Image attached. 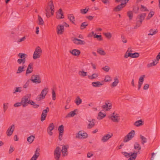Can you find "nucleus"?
Listing matches in <instances>:
<instances>
[{
    "instance_id": "1",
    "label": "nucleus",
    "mask_w": 160,
    "mask_h": 160,
    "mask_svg": "<svg viewBox=\"0 0 160 160\" xmlns=\"http://www.w3.org/2000/svg\"><path fill=\"white\" fill-rule=\"evenodd\" d=\"M54 7L52 1L51 0L48 2V6L46 7L45 8L46 14L48 18H49L50 15V13L51 15H53L54 12Z\"/></svg>"
},
{
    "instance_id": "2",
    "label": "nucleus",
    "mask_w": 160,
    "mask_h": 160,
    "mask_svg": "<svg viewBox=\"0 0 160 160\" xmlns=\"http://www.w3.org/2000/svg\"><path fill=\"white\" fill-rule=\"evenodd\" d=\"M18 57L20 58L17 60V62L19 64H22V65H25L26 61V59L28 57V55L24 53H20L18 54Z\"/></svg>"
},
{
    "instance_id": "3",
    "label": "nucleus",
    "mask_w": 160,
    "mask_h": 160,
    "mask_svg": "<svg viewBox=\"0 0 160 160\" xmlns=\"http://www.w3.org/2000/svg\"><path fill=\"white\" fill-rule=\"evenodd\" d=\"M42 50L38 46L37 47L34 52L33 58L34 59H36L40 57L42 54Z\"/></svg>"
},
{
    "instance_id": "4",
    "label": "nucleus",
    "mask_w": 160,
    "mask_h": 160,
    "mask_svg": "<svg viewBox=\"0 0 160 160\" xmlns=\"http://www.w3.org/2000/svg\"><path fill=\"white\" fill-rule=\"evenodd\" d=\"M48 92V88H45L42 91L40 94L38 96L36 99V100L39 101L42 99H44Z\"/></svg>"
},
{
    "instance_id": "5",
    "label": "nucleus",
    "mask_w": 160,
    "mask_h": 160,
    "mask_svg": "<svg viewBox=\"0 0 160 160\" xmlns=\"http://www.w3.org/2000/svg\"><path fill=\"white\" fill-rule=\"evenodd\" d=\"M135 135V131L133 130H132L124 137L123 142H128L134 137Z\"/></svg>"
},
{
    "instance_id": "6",
    "label": "nucleus",
    "mask_w": 160,
    "mask_h": 160,
    "mask_svg": "<svg viewBox=\"0 0 160 160\" xmlns=\"http://www.w3.org/2000/svg\"><path fill=\"white\" fill-rule=\"evenodd\" d=\"M32 82L35 83H40L41 82L40 76L39 75H33L32 76L30 80Z\"/></svg>"
},
{
    "instance_id": "7",
    "label": "nucleus",
    "mask_w": 160,
    "mask_h": 160,
    "mask_svg": "<svg viewBox=\"0 0 160 160\" xmlns=\"http://www.w3.org/2000/svg\"><path fill=\"white\" fill-rule=\"evenodd\" d=\"M54 155L56 160H59L61 156V149L59 147H57L55 149Z\"/></svg>"
},
{
    "instance_id": "8",
    "label": "nucleus",
    "mask_w": 160,
    "mask_h": 160,
    "mask_svg": "<svg viewBox=\"0 0 160 160\" xmlns=\"http://www.w3.org/2000/svg\"><path fill=\"white\" fill-rule=\"evenodd\" d=\"M49 111V108L48 107H47L45 109L43 110L41 118V121L42 122L45 120L47 115V113Z\"/></svg>"
},
{
    "instance_id": "9",
    "label": "nucleus",
    "mask_w": 160,
    "mask_h": 160,
    "mask_svg": "<svg viewBox=\"0 0 160 160\" xmlns=\"http://www.w3.org/2000/svg\"><path fill=\"white\" fill-rule=\"evenodd\" d=\"M109 118L114 122H118L120 120L119 116L117 114L115 115L114 112L112 113V116H110Z\"/></svg>"
},
{
    "instance_id": "10",
    "label": "nucleus",
    "mask_w": 160,
    "mask_h": 160,
    "mask_svg": "<svg viewBox=\"0 0 160 160\" xmlns=\"http://www.w3.org/2000/svg\"><path fill=\"white\" fill-rule=\"evenodd\" d=\"M113 134L112 133L109 132L108 134L103 136L101 140L103 142H105L111 138Z\"/></svg>"
},
{
    "instance_id": "11",
    "label": "nucleus",
    "mask_w": 160,
    "mask_h": 160,
    "mask_svg": "<svg viewBox=\"0 0 160 160\" xmlns=\"http://www.w3.org/2000/svg\"><path fill=\"white\" fill-rule=\"evenodd\" d=\"M33 65V63H30L28 65V66L27 68L26 71V72L25 74V75L26 76L28 75V74L32 73L33 71V67L32 66Z\"/></svg>"
},
{
    "instance_id": "12",
    "label": "nucleus",
    "mask_w": 160,
    "mask_h": 160,
    "mask_svg": "<svg viewBox=\"0 0 160 160\" xmlns=\"http://www.w3.org/2000/svg\"><path fill=\"white\" fill-rule=\"evenodd\" d=\"M112 104L110 102H106L104 105L102 106V108L104 110L109 111L112 108Z\"/></svg>"
},
{
    "instance_id": "13",
    "label": "nucleus",
    "mask_w": 160,
    "mask_h": 160,
    "mask_svg": "<svg viewBox=\"0 0 160 160\" xmlns=\"http://www.w3.org/2000/svg\"><path fill=\"white\" fill-rule=\"evenodd\" d=\"M28 99L27 97L25 96L22 98L21 101V102L23 107H24L28 105Z\"/></svg>"
},
{
    "instance_id": "14",
    "label": "nucleus",
    "mask_w": 160,
    "mask_h": 160,
    "mask_svg": "<svg viewBox=\"0 0 160 160\" xmlns=\"http://www.w3.org/2000/svg\"><path fill=\"white\" fill-rule=\"evenodd\" d=\"M15 128L14 125H12L7 130L6 132L8 136H10L13 133Z\"/></svg>"
},
{
    "instance_id": "15",
    "label": "nucleus",
    "mask_w": 160,
    "mask_h": 160,
    "mask_svg": "<svg viewBox=\"0 0 160 160\" xmlns=\"http://www.w3.org/2000/svg\"><path fill=\"white\" fill-rule=\"evenodd\" d=\"M57 33L58 34H62L64 32V26L62 25H58L57 28Z\"/></svg>"
},
{
    "instance_id": "16",
    "label": "nucleus",
    "mask_w": 160,
    "mask_h": 160,
    "mask_svg": "<svg viewBox=\"0 0 160 160\" xmlns=\"http://www.w3.org/2000/svg\"><path fill=\"white\" fill-rule=\"evenodd\" d=\"M140 154V152H136L134 151L133 153H132L129 156V158L128 160H135L137 157V155Z\"/></svg>"
},
{
    "instance_id": "17",
    "label": "nucleus",
    "mask_w": 160,
    "mask_h": 160,
    "mask_svg": "<svg viewBox=\"0 0 160 160\" xmlns=\"http://www.w3.org/2000/svg\"><path fill=\"white\" fill-rule=\"evenodd\" d=\"M145 77V75H142L141 76L139 80L138 81V90H139L141 88V87L142 84V83L144 81V78Z\"/></svg>"
},
{
    "instance_id": "18",
    "label": "nucleus",
    "mask_w": 160,
    "mask_h": 160,
    "mask_svg": "<svg viewBox=\"0 0 160 160\" xmlns=\"http://www.w3.org/2000/svg\"><path fill=\"white\" fill-rule=\"evenodd\" d=\"M78 110L76 109L73 111H71L67 114L66 117V118L73 117L75 115L78 113Z\"/></svg>"
},
{
    "instance_id": "19",
    "label": "nucleus",
    "mask_w": 160,
    "mask_h": 160,
    "mask_svg": "<svg viewBox=\"0 0 160 160\" xmlns=\"http://www.w3.org/2000/svg\"><path fill=\"white\" fill-rule=\"evenodd\" d=\"M125 4L124 3H121L120 4L118 5L115 7L114 8L113 10L115 12H118L120 11L125 7Z\"/></svg>"
},
{
    "instance_id": "20",
    "label": "nucleus",
    "mask_w": 160,
    "mask_h": 160,
    "mask_svg": "<svg viewBox=\"0 0 160 160\" xmlns=\"http://www.w3.org/2000/svg\"><path fill=\"white\" fill-rule=\"evenodd\" d=\"M27 66L25 65H22V66H19L18 67V70H17L16 73L19 74L21 73L22 72L25 71V68H26Z\"/></svg>"
},
{
    "instance_id": "21",
    "label": "nucleus",
    "mask_w": 160,
    "mask_h": 160,
    "mask_svg": "<svg viewBox=\"0 0 160 160\" xmlns=\"http://www.w3.org/2000/svg\"><path fill=\"white\" fill-rule=\"evenodd\" d=\"M95 120L94 119H92L91 120H88L89 123L87 126V128L88 129H90L93 127L95 125Z\"/></svg>"
},
{
    "instance_id": "22",
    "label": "nucleus",
    "mask_w": 160,
    "mask_h": 160,
    "mask_svg": "<svg viewBox=\"0 0 160 160\" xmlns=\"http://www.w3.org/2000/svg\"><path fill=\"white\" fill-rule=\"evenodd\" d=\"M70 52L74 56H78L80 54V51L76 49H74L70 51Z\"/></svg>"
},
{
    "instance_id": "23",
    "label": "nucleus",
    "mask_w": 160,
    "mask_h": 160,
    "mask_svg": "<svg viewBox=\"0 0 160 160\" xmlns=\"http://www.w3.org/2000/svg\"><path fill=\"white\" fill-rule=\"evenodd\" d=\"M104 83L103 81L100 82H93L92 83V85L94 87H99L102 85L104 84Z\"/></svg>"
},
{
    "instance_id": "24",
    "label": "nucleus",
    "mask_w": 160,
    "mask_h": 160,
    "mask_svg": "<svg viewBox=\"0 0 160 160\" xmlns=\"http://www.w3.org/2000/svg\"><path fill=\"white\" fill-rule=\"evenodd\" d=\"M134 149L138 151L137 152H139V151L141 149V146L139 144L138 142H136L135 143L134 145Z\"/></svg>"
},
{
    "instance_id": "25",
    "label": "nucleus",
    "mask_w": 160,
    "mask_h": 160,
    "mask_svg": "<svg viewBox=\"0 0 160 160\" xmlns=\"http://www.w3.org/2000/svg\"><path fill=\"white\" fill-rule=\"evenodd\" d=\"M146 16V13H142L139 15L138 17L139 18L140 21H142H142L145 18Z\"/></svg>"
},
{
    "instance_id": "26",
    "label": "nucleus",
    "mask_w": 160,
    "mask_h": 160,
    "mask_svg": "<svg viewBox=\"0 0 160 160\" xmlns=\"http://www.w3.org/2000/svg\"><path fill=\"white\" fill-rule=\"evenodd\" d=\"M38 148H37L35 152V154L33 155L32 157L31 158L34 160H37V158L39 157L40 153L38 152Z\"/></svg>"
},
{
    "instance_id": "27",
    "label": "nucleus",
    "mask_w": 160,
    "mask_h": 160,
    "mask_svg": "<svg viewBox=\"0 0 160 160\" xmlns=\"http://www.w3.org/2000/svg\"><path fill=\"white\" fill-rule=\"evenodd\" d=\"M114 81L111 84V87H114L116 86L119 82L118 79L116 77L114 78Z\"/></svg>"
},
{
    "instance_id": "28",
    "label": "nucleus",
    "mask_w": 160,
    "mask_h": 160,
    "mask_svg": "<svg viewBox=\"0 0 160 160\" xmlns=\"http://www.w3.org/2000/svg\"><path fill=\"white\" fill-rule=\"evenodd\" d=\"M81 138H86L88 137V134L83 131H81Z\"/></svg>"
},
{
    "instance_id": "29",
    "label": "nucleus",
    "mask_w": 160,
    "mask_h": 160,
    "mask_svg": "<svg viewBox=\"0 0 160 160\" xmlns=\"http://www.w3.org/2000/svg\"><path fill=\"white\" fill-rule=\"evenodd\" d=\"M71 39L75 44H80V39L74 37H72Z\"/></svg>"
},
{
    "instance_id": "30",
    "label": "nucleus",
    "mask_w": 160,
    "mask_h": 160,
    "mask_svg": "<svg viewBox=\"0 0 160 160\" xmlns=\"http://www.w3.org/2000/svg\"><path fill=\"white\" fill-rule=\"evenodd\" d=\"M158 63V62L156 60H154L152 62L148 64L147 65V67L148 68H150L153 66L156 65Z\"/></svg>"
},
{
    "instance_id": "31",
    "label": "nucleus",
    "mask_w": 160,
    "mask_h": 160,
    "mask_svg": "<svg viewBox=\"0 0 160 160\" xmlns=\"http://www.w3.org/2000/svg\"><path fill=\"white\" fill-rule=\"evenodd\" d=\"M128 56L132 58H137L139 56V54L138 52H135L134 53H131L129 54Z\"/></svg>"
},
{
    "instance_id": "32",
    "label": "nucleus",
    "mask_w": 160,
    "mask_h": 160,
    "mask_svg": "<svg viewBox=\"0 0 160 160\" xmlns=\"http://www.w3.org/2000/svg\"><path fill=\"white\" fill-rule=\"evenodd\" d=\"M140 138L141 140V143L142 144L144 145L145 143L147 142V138L142 135H140Z\"/></svg>"
},
{
    "instance_id": "33",
    "label": "nucleus",
    "mask_w": 160,
    "mask_h": 160,
    "mask_svg": "<svg viewBox=\"0 0 160 160\" xmlns=\"http://www.w3.org/2000/svg\"><path fill=\"white\" fill-rule=\"evenodd\" d=\"M134 124L137 127H138L143 124V122L141 120L137 121L135 122Z\"/></svg>"
},
{
    "instance_id": "34",
    "label": "nucleus",
    "mask_w": 160,
    "mask_h": 160,
    "mask_svg": "<svg viewBox=\"0 0 160 160\" xmlns=\"http://www.w3.org/2000/svg\"><path fill=\"white\" fill-rule=\"evenodd\" d=\"M68 18L71 22L75 24V18L72 15H68Z\"/></svg>"
},
{
    "instance_id": "35",
    "label": "nucleus",
    "mask_w": 160,
    "mask_h": 160,
    "mask_svg": "<svg viewBox=\"0 0 160 160\" xmlns=\"http://www.w3.org/2000/svg\"><path fill=\"white\" fill-rule=\"evenodd\" d=\"M34 138L35 136L31 135L27 138V141L30 143H31L34 140Z\"/></svg>"
},
{
    "instance_id": "36",
    "label": "nucleus",
    "mask_w": 160,
    "mask_h": 160,
    "mask_svg": "<svg viewBox=\"0 0 160 160\" xmlns=\"http://www.w3.org/2000/svg\"><path fill=\"white\" fill-rule=\"evenodd\" d=\"M106 116V114L103 113L101 112H100L98 114V119H101L103 118Z\"/></svg>"
},
{
    "instance_id": "37",
    "label": "nucleus",
    "mask_w": 160,
    "mask_h": 160,
    "mask_svg": "<svg viewBox=\"0 0 160 160\" xmlns=\"http://www.w3.org/2000/svg\"><path fill=\"white\" fill-rule=\"evenodd\" d=\"M98 73H94L92 75L88 76V77L89 79H92L98 77Z\"/></svg>"
},
{
    "instance_id": "38",
    "label": "nucleus",
    "mask_w": 160,
    "mask_h": 160,
    "mask_svg": "<svg viewBox=\"0 0 160 160\" xmlns=\"http://www.w3.org/2000/svg\"><path fill=\"white\" fill-rule=\"evenodd\" d=\"M38 24L41 25H43L44 24L42 18L39 15H38Z\"/></svg>"
},
{
    "instance_id": "39",
    "label": "nucleus",
    "mask_w": 160,
    "mask_h": 160,
    "mask_svg": "<svg viewBox=\"0 0 160 160\" xmlns=\"http://www.w3.org/2000/svg\"><path fill=\"white\" fill-rule=\"evenodd\" d=\"M88 22H85L82 23L81 25V29H83L86 28V27L88 25Z\"/></svg>"
},
{
    "instance_id": "40",
    "label": "nucleus",
    "mask_w": 160,
    "mask_h": 160,
    "mask_svg": "<svg viewBox=\"0 0 160 160\" xmlns=\"http://www.w3.org/2000/svg\"><path fill=\"white\" fill-rule=\"evenodd\" d=\"M149 32L150 33L148 34V35H153L157 32L158 31L157 30L154 31L153 29H151L150 30Z\"/></svg>"
},
{
    "instance_id": "41",
    "label": "nucleus",
    "mask_w": 160,
    "mask_h": 160,
    "mask_svg": "<svg viewBox=\"0 0 160 160\" xmlns=\"http://www.w3.org/2000/svg\"><path fill=\"white\" fill-rule=\"evenodd\" d=\"M54 126L53 123H52L50 124L47 130L52 131L54 128Z\"/></svg>"
},
{
    "instance_id": "42",
    "label": "nucleus",
    "mask_w": 160,
    "mask_h": 160,
    "mask_svg": "<svg viewBox=\"0 0 160 160\" xmlns=\"http://www.w3.org/2000/svg\"><path fill=\"white\" fill-rule=\"evenodd\" d=\"M67 151V148L66 146L64 145L62 147V152L63 154H66V155L67 153H66Z\"/></svg>"
},
{
    "instance_id": "43",
    "label": "nucleus",
    "mask_w": 160,
    "mask_h": 160,
    "mask_svg": "<svg viewBox=\"0 0 160 160\" xmlns=\"http://www.w3.org/2000/svg\"><path fill=\"white\" fill-rule=\"evenodd\" d=\"M58 130L59 132L60 133H63L64 132V126L62 125L59 126L58 128Z\"/></svg>"
},
{
    "instance_id": "44",
    "label": "nucleus",
    "mask_w": 160,
    "mask_h": 160,
    "mask_svg": "<svg viewBox=\"0 0 160 160\" xmlns=\"http://www.w3.org/2000/svg\"><path fill=\"white\" fill-rule=\"evenodd\" d=\"M104 81L105 82H108L112 81V78L109 75H106L105 76Z\"/></svg>"
},
{
    "instance_id": "45",
    "label": "nucleus",
    "mask_w": 160,
    "mask_h": 160,
    "mask_svg": "<svg viewBox=\"0 0 160 160\" xmlns=\"http://www.w3.org/2000/svg\"><path fill=\"white\" fill-rule=\"evenodd\" d=\"M94 38H97L99 41H102V38L101 35H97L96 34H95L94 35Z\"/></svg>"
},
{
    "instance_id": "46",
    "label": "nucleus",
    "mask_w": 160,
    "mask_h": 160,
    "mask_svg": "<svg viewBox=\"0 0 160 160\" xmlns=\"http://www.w3.org/2000/svg\"><path fill=\"white\" fill-rule=\"evenodd\" d=\"M103 34L108 39H110L112 36V34L110 32L104 33Z\"/></svg>"
},
{
    "instance_id": "47",
    "label": "nucleus",
    "mask_w": 160,
    "mask_h": 160,
    "mask_svg": "<svg viewBox=\"0 0 160 160\" xmlns=\"http://www.w3.org/2000/svg\"><path fill=\"white\" fill-rule=\"evenodd\" d=\"M154 14V12L153 11H151L149 13L148 16L146 18V19L148 20L152 17Z\"/></svg>"
},
{
    "instance_id": "48",
    "label": "nucleus",
    "mask_w": 160,
    "mask_h": 160,
    "mask_svg": "<svg viewBox=\"0 0 160 160\" xmlns=\"http://www.w3.org/2000/svg\"><path fill=\"white\" fill-rule=\"evenodd\" d=\"M127 15L130 20L132 19L133 17V13L132 11L128 12H127Z\"/></svg>"
},
{
    "instance_id": "49",
    "label": "nucleus",
    "mask_w": 160,
    "mask_h": 160,
    "mask_svg": "<svg viewBox=\"0 0 160 160\" xmlns=\"http://www.w3.org/2000/svg\"><path fill=\"white\" fill-rule=\"evenodd\" d=\"M97 52L98 53L101 55H105L106 53L103 50L100 49H98V50Z\"/></svg>"
},
{
    "instance_id": "50",
    "label": "nucleus",
    "mask_w": 160,
    "mask_h": 160,
    "mask_svg": "<svg viewBox=\"0 0 160 160\" xmlns=\"http://www.w3.org/2000/svg\"><path fill=\"white\" fill-rule=\"evenodd\" d=\"M30 80H28L26 83L24 84L23 85V88H27L29 86V83L30 82Z\"/></svg>"
},
{
    "instance_id": "51",
    "label": "nucleus",
    "mask_w": 160,
    "mask_h": 160,
    "mask_svg": "<svg viewBox=\"0 0 160 160\" xmlns=\"http://www.w3.org/2000/svg\"><path fill=\"white\" fill-rule=\"evenodd\" d=\"M88 11V8H86L85 9H81V12L82 14H85Z\"/></svg>"
},
{
    "instance_id": "52",
    "label": "nucleus",
    "mask_w": 160,
    "mask_h": 160,
    "mask_svg": "<svg viewBox=\"0 0 160 160\" xmlns=\"http://www.w3.org/2000/svg\"><path fill=\"white\" fill-rule=\"evenodd\" d=\"M75 102L78 105L80 104V98L79 96L77 97L75 100Z\"/></svg>"
},
{
    "instance_id": "53",
    "label": "nucleus",
    "mask_w": 160,
    "mask_h": 160,
    "mask_svg": "<svg viewBox=\"0 0 160 160\" xmlns=\"http://www.w3.org/2000/svg\"><path fill=\"white\" fill-rule=\"evenodd\" d=\"M52 99L53 100H55L56 99V94L55 91L53 89H52Z\"/></svg>"
},
{
    "instance_id": "54",
    "label": "nucleus",
    "mask_w": 160,
    "mask_h": 160,
    "mask_svg": "<svg viewBox=\"0 0 160 160\" xmlns=\"http://www.w3.org/2000/svg\"><path fill=\"white\" fill-rule=\"evenodd\" d=\"M22 88L20 87H17L16 88V89L13 92V93H15L17 92H20L22 90H21Z\"/></svg>"
},
{
    "instance_id": "55",
    "label": "nucleus",
    "mask_w": 160,
    "mask_h": 160,
    "mask_svg": "<svg viewBox=\"0 0 160 160\" xmlns=\"http://www.w3.org/2000/svg\"><path fill=\"white\" fill-rule=\"evenodd\" d=\"M132 152L128 153L126 152H122V153L126 157L128 158Z\"/></svg>"
},
{
    "instance_id": "56",
    "label": "nucleus",
    "mask_w": 160,
    "mask_h": 160,
    "mask_svg": "<svg viewBox=\"0 0 160 160\" xmlns=\"http://www.w3.org/2000/svg\"><path fill=\"white\" fill-rule=\"evenodd\" d=\"M102 69L105 71L108 72L110 69V68L108 66H106L102 68Z\"/></svg>"
},
{
    "instance_id": "57",
    "label": "nucleus",
    "mask_w": 160,
    "mask_h": 160,
    "mask_svg": "<svg viewBox=\"0 0 160 160\" xmlns=\"http://www.w3.org/2000/svg\"><path fill=\"white\" fill-rule=\"evenodd\" d=\"M14 148L12 147V146H11L10 147V148L9 149L8 153L9 154H11L14 151Z\"/></svg>"
},
{
    "instance_id": "58",
    "label": "nucleus",
    "mask_w": 160,
    "mask_h": 160,
    "mask_svg": "<svg viewBox=\"0 0 160 160\" xmlns=\"http://www.w3.org/2000/svg\"><path fill=\"white\" fill-rule=\"evenodd\" d=\"M115 2H121L122 3H124L125 4L126 3V0H115Z\"/></svg>"
},
{
    "instance_id": "59",
    "label": "nucleus",
    "mask_w": 160,
    "mask_h": 160,
    "mask_svg": "<svg viewBox=\"0 0 160 160\" xmlns=\"http://www.w3.org/2000/svg\"><path fill=\"white\" fill-rule=\"evenodd\" d=\"M8 103H7L6 104L5 103H4L3 104V109H4V112H5L7 110L8 108Z\"/></svg>"
},
{
    "instance_id": "60",
    "label": "nucleus",
    "mask_w": 160,
    "mask_h": 160,
    "mask_svg": "<svg viewBox=\"0 0 160 160\" xmlns=\"http://www.w3.org/2000/svg\"><path fill=\"white\" fill-rule=\"evenodd\" d=\"M141 9H142L141 11H148L147 8L142 5H141Z\"/></svg>"
},
{
    "instance_id": "61",
    "label": "nucleus",
    "mask_w": 160,
    "mask_h": 160,
    "mask_svg": "<svg viewBox=\"0 0 160 160\" xmlns=\"http://www.w3.org/2000/svg\"><path fill=\"white\" fill-rule=\"evenodd\" d=\"M63 134V133H60V132H59L58 138L60 141H61L62 140Z\"/></svg>"
},
{
    "instance_id": "62",
    "label": "nucleus",
    "mask_w": 160,
    "mask_h": 160,
    "mask_svg": "<svg viewBox=\"0 0 160 160\" xmlns=\"http://www.w3.org/2000/svg\"><path fill=\"white\" fill-rule=\"evenodd\" d=\"M149 87V85L148 84H146L144 86L143 89L144 90H146Z\"/></svg>"
},
{
    "instance_id": "63",
    "label": "nucleus",
    "mask_w": 160,
    "mask_h": 160,
    "mask_svg": "<svg viewBox=\"0 0 160 160\" xmlns=\"http://www.w3.org/2000/svg\"><path fill=\"white\" fill-rule=\"evenodd\" d=\"M81 73L82 76L83 77L87 75V72L83 71H81Z\"/></svg>"
},
{
    "instance_id": "64",
    "label": "nucleus",
    "mask_w": 160,
    "mask_h": 160,
    "mask_svg": "<svg viewBox=\"0 0 160 160\" xmlns=\"http://www.w3.org/2000/svg\"><path fill=\"white\" fill-rule=\"evenodd\" d=\"M22 105V103L21 102H17L14 104V106L15 107H17L20 106H21V105Z\"/></svg>"
}]
</instances>
